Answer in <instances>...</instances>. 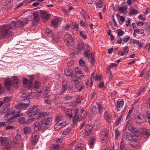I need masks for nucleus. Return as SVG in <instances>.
I'll return each mask as SVG.
<instances>
[{"label":"nucleus","mask_w":150,"mask_h":150,"mask_svg":"<svg viewBox=\"0 0 150 150\" xmlns=\"http://www.w3.org/2000/svg\"><path fill=\"white\" fill-rule=\"evenodd\" d=\"M16 27V22L12 21L9 25H4L0 32V38L6 37L12 35L13 30Z\"/></svg>","instance_id":"1"},{"label":"nucleus","mask_w":150,"mask_h":150,"mask_svg":"<svg viewBox=\"0 0 150 150\" xmlns=\"http://www.w3.org/2000/svg\"><path fill=\"white\" fill-rule=\"evenodd\" d=\"M64 40L65 44L67 47H72L73 45L74 40L71 34H65L64 35Z\"/></svg>","instance_id":"2"},{"label":"nucleus","mask_w":150,"mask_h":150,"mask_svg":"<svg viewBox=\"0 0 150 150\" xmlns=\"http://www.w3.org/2000/svg\"><path fill=\"white\" fill-rule=\"evenodd\" d=\"M1 142L2 144L4 146V150H8L9 149L12 143L11 140L6 137H1Z\"/></svg>","instance_id":"3"},{"label":"nucleus","mask_w":150,"mask_h":150,"mask_svg":"<svg viewBox=\"0 0 150 150\" xmlns=\"http://www.w3.org/2000/svg\"><path fill=\"white\" fill-rule=\"evenodd\" d=\"M28 96H25V98L27 99H24L23 102L22 103H19L18 104L16 105L15 108L16 109H21L23 108L24 109H26L30 105V101L26 97Z\"/></svg>","instance_id":"4"},{"label":"nucleus","mask_w":150,"mask_h":150,"mask_svg":"<svg viewBox=\"0 0 150 150\" xmlns=\"http://www.w3.org/2000/svg\"><path fill=\"white\" fill-rule=\"evenodd\" d=\"M83 128L84 131V133L86 136H88L91 133V130L92 129V126L86 124L85 123H83L81 126V129Z\"/></svg>","instance_id":"5"},{"label":"nucleus","mask_w":150,"mask_h":150,"mask_svg":"<svg viewBox=\"0 0 150 150\" xmlns=\"http://www.w3.org/2000/svg\"><path fill=\"white\" fill-rule=\"evenodd\" d=\"M66 120H63L62 122L57 123L54 126V129L56 131H59L62 128L64 127L67 125Z\"/></svg>","instance_id":"6"},{"label":"nucleus","mask_w":150,"mask_h":150,"mask_svg":"<svg viewBox=\"0 0 150 150\" xmlns=\"http://www.w3.org/2000/svg\"><path fill=\"white\" fill-rule=\"evenodd\" d=\"M40 86V83L38 81H36L33 84H30L28 89L31 90L32 91H37L39 89Z\"/></svg>","instance_id":"7"},{"label":"nucleus","mask_w":150,"mask_h":150,"mask_svg":"<svg viewBox=\"0 0 150 150\" xmlns=\"http://www.w3.org/2000/svg\"><path fill=\"white\" fill-rule=\"evenodd\" d=\"M52 120L51 118L50 117L42 119L41 122L43 126L46 127L47 125H50L52 123Z\"/></svg>","instance_id":"8"},{"label":"nucleus","mask_w":150,"mask_h":150,"mask_svg":"<svg viewBox=\"0 0 150 150\" xmlns=\"http://www.w3.org/2000/svg\"><path fill=\"white\" fill-rule=\"evenodd\" d=\"M42 91H35V92L32 91L31 95L28 94V96L26 98H32L34 97H38L40 96L42 94Z\"/></svg>","instance_id":"9"},{"label":"nucleus","mask_w":150,"mask_h":150,"mask_svg":"<svg viewBox=\"0 0 150 150\" xmlns=\"http://www.w3.org/2000/svg\"><path fill=\"white\" fill-rule=\"evenodd\" d=\"M141 135L144 138H148L150 135V130L145 128H142L140 130Z\"/></svg>","instance_id":"10"},{"label":"nucleus","mask_w":150,"mask_h":150,"mask_svg":"<svg viewBox=\"0 0 150 150\" xmlns=\"http://www.w3.org/2000/svg\"><path fill=\"white\" fill-rule=\"evenodd\" d=\"M108 138V133L107 129H105L102 132L100 136V139L103 142H105Z\"/></svg>","instance_id":"11"},{"label":"nucleus","mask_w":150,"mask_h":150,"mask_svg":"<svg viewBox=\"0 0 150 150\" xmlns=\"http://www.w3.org/2000/svg\"><path fill=\"white\" fill-rule=\"evenodd\" d=\"M78 110L77 109L75 110L73 120V122H76L77 121H80L82 120L81 115L79 116L78 113Z\"/></svg>","instance_id":"12"},{"label":"nucleus","mask_w":150,"mask_h":150,"mask_svg":"<svg viewBox=\"0 0 150 150\" xmlns=\"http://www.w3.org/2000/svg\"><path fill=\"white\" fill-rule=\"evenodd\" d=\"M28 23V21L25 19H21L18 20L16 24H18V27H22Z\"/></svg>","instance_id":"13"},{"label":"nucleus","mask_w":150,"mask_h":150,"mask_svg":"<svg viewBox=\"0 0 150 150\" xmlns=\"http://www.w3.org/2000/svg\"><path fill=\"white\" fill-rule=\"evenodd\" d=\"M126 137L127 140L131 143L136 142L137 141V139H134V136H133L132 134L130 133H127Z\"/></svg>","instance_id":"14"},{"label":"nucleus","mask_w":150,"mask_h":150,"mask_svg":"<svg viewBox=\"0 0 150 150\" xmlns=\"http://www.w3.org/2000/svg\"><path fill=\"white\" fill-rule=\"evenodd\" d=\"M33 129L36 132H38L40 131L42 127L41 123L38 121L35 122L33 124Z\"/></svg>","instance_id":"15"},{"label":"nucleus","mask_w":150,"mask_h":150,"mask_svg":"<svg viewBox=\"0 0 150 150\" xmlns=\"http://www.w3.org/2000/svg\"><path fill=\"white\" fill-rule=\"evenodd\" d=\"M64 74L69 77H74L75 74L73 71L71 69L67 68L64 71Z\"/></svg>","instance_id":"16"},{"label":"nucleus","mask_w":150,"mask_h":150,"mask_svg":"<svg viewBox=\"0 0 150 150\" xmlns=\"http://www.w3.org/2000/svg\"><path fill=\"white\" fill-rule=\"evenodd\" d=\"M50 15L47 13L46 11H42L41 12V16L44 22L48 20Z\"/></svg>","instance_id":"17"},{"label":"nucleus","mask_w":150,"mask_h":150,"mask_svg":"<svg viewBox=\"0 0 150 150\" xmlns=\"http://www.w3.org/2000/svg\"><path fill=\"white\" fill-rule=\"evenodd\" d=\"M21 115H22L20 114V112H18L16 114L12 116L10 118L8 119L7 120H6V122H9L10 123L13 122V120L14 119Z\"/></svg>","instance_id":"18"},{"label":"nucleus","mask_w":150,"mask_h":150,"mask_svg":"<svg viewBox=\"0 0 150 150\" xmlns=\"http://www.w3.org/2000/svg\"><path fill=\"white\" fill-rule=\"evenodd\" d=\"M126 126L128 127V129L129 132L134 134L138 133V131L136 128L130 125H127V126L126 125Z\"/></svg>","instance_id":"19"},{"label":"nucleus","mask_w":150,"mask_h":150,"mask_svg":"<svg viewBox=\"0 0 150 150\" xmlns=\"http://www.w3.org/2000/svg\"><path fill=\"white\" fill-rule=\"evenodd\" d=\"M104 117L107 121L110 122L111 121L112 116L107 111H105L104 114Z\"/></svg>","instance_id":"20"},{"label":"nucleus","mask_w":150,"mask_h":150,"mask_svg":"<svg viewBox=\"0 0 150 150\" xmlns=\"http://www.w3.org/2000/svg\"><path fill=\"white\" fill-rule=\"evenodd\" d=\"M40 111V110L39 109H37L34 111H30V112L27 114V116L28 117H30L35 115L38 113Z\"/></svg>","instance_id":"21"},{"label":"nucleus","mask_w":150,"mask_h":150,"mask_svg":"<svg viewBox=\"0 0 150 150\" xmlns=\"http://www.w3.org/2000/svg\"><path fill=\"white\" fill-rule=\"evenodd\" d=\"M23 86L24 87L28 88H29V86L31 84L29 81L25 78H23Z\"/></svg>","instance_id":"22"},{"label":"nucleus","mask_w":150,"mask_h":150,"mask_svg":"<svg viewBox=\"0 0 150 150\" xmlns=\"http://www.w3.org/2000/svg\"><path fill=\"white\" fill-rule=\"evenodd\" d=\"M39 136L37 134H34L32 135V140L34 145H35L38 141Z\"/></svg>","instance_id":"23"},{"label":"nucleus","mask_w":150,"mask_h":150,"mask_svg":"<svg viewBox=\"0 0 150 150\" xmlns=\"http://www.w3.org/2000/svg\"><path fill=\"white\" fill-rule=\"evenodd\" d=\"M58 20L54 18L52 20L51 23V26L54 28L56 27L58 25Z\"/></svg>","instance_id":"24"},{"label":"nucleus","mask_w":150,"mask_h":150,"mask_svg":"<svg viewBox=\"0 0 150 150\" xmlns=\"http://www.w3.org/2000/svg\"><path fill=\"white\" fill-rule=\"evenodd\" d=\"M127 9V6L126 5L124 7H121L118 8V9L117 11L119 13H126Z\"/></svg>","instance_id":"25"},{"label":"nucleus","mask_w":150,"mask_h":150,"mask_svg":"<svg viewBox=\"0 0 150 150\" xmlns=\"http://www.w3.org/2000/svg\"><path fill=\"white\" fill-rule=\"evenodd\" d=\"M12 79L13 81V82L14 83V86L16 88H18L19 87V80L18 79L16 76H14L13 77Z\"/></svg>","instance_id":"26"},{"label":"nucleus","mask_w":150,"mask_h":150,"mask_svg":"<svg viewBox=\"0 0 150 150\" xmlns=\"http://www.w3.org/2000/svg\"><path fill=\"white\" fill-rule=\"evenodd\" d=\"M63 120H65V119L63 118L62 116L61 115H58L56 116L55 118V120L57 122H62Z\"/></svg>","instance_id":"27"},{"label":"nucleus","mask_w":150,"mask_h":150,"mask_svg":"<svg viewBox=\"0 0 150 150\" xmlns=\"http://www.w3.org/2000/svg\"><path fill=\"white\" fill-rule=\"evenodd\" d=\"M5 85L6 88L8 90H9L11 83L10 82L8 78L7 80H5Z\"/></svg>","instance_id":"28"},{"label":"nucleus","mask_w":150,"mask_h":150,"mask_svg":"<svg viewBox=\"0 0 150 150\" xmlns=\"http://www.w3.org/2000/svg\"><path fill=\"white\" fill-rule=\"evenodd\" d=\"M49 112H40L39 114V117L40 118H42L46 116H47L49 115Z\"/></svg>","instance_id":"29"},{"label":"nucleus","mask_w":150,"mask_h":150,"mask_svg":"<svg viewBox=\"0 0 150 150\" xmlns=\"http://www.w3.org/2000/svg\"><path fill=\"white\" fill-rule=\"evenodd\" d=\"M34 18L33 21L35 23H37L39 22V17L37 13H35L33 14Z\"/></svg>","instance_id":"30"},{"label":"nucleus","mask_w":150,"mask_h":150,"mask_svg":"<svg viewBox=\"0 0 150 150\" xmlns=\"http://www.w3.org/2000/svg\"><path fill=\"white\" fill-rule=\"evenodd\" d=\"M84 145L83 144H78L76 147V150H82L84 147Z\"/></svg>","instance_id":"31"},{"label":"nucleus","mask_w":150,"mask_h":150,"mask_svg":"<svg viewBox=\"0 0 150 150\" xmlns=\"http://www.w3.org/2000/svg\"><path fill=\"white\" fill-rule=\"evenodd\" d=\"M124 104V102L123 100H118L117 102V109L118 110L120 108H122Z\"/></svg>","instance_id":"32"},{"label":"nucleus","mask_w":150,"mask_h":150,"mask_svg":"<svg viewBox=\"0 0 150 150\" xmlns=\"http://www.w3.org/2000/svg\"><path fill=\"white\" fill-rule=\"evenodd\" d=\"M71 130V128L68 127L66 129H65L62 132V134L64 136V137L67 135L70 132Z\"/></svg>","instance_id":"33"},{"label":"nucleus","mask_w":150,"mask_h":150,"mask_svg":"<svg viewBox=\"0 0 150 150\" xmlns=\"http://www.w3.org/2000/svg\"><path fill=\"white\" fill-rule=\"evenodd\" d=\"M95 141V139L93 138H90L89 140L88 144L90 148L93 147Z\"/></svg>","instance_id":"34"},{"label":"nucleus","mask_w":150,"mask_h":150,"mask_svg":"<svg viewBox=\"0 0 150 150\" xmlns=\"http://www.w3.org/2000/svg\"><path fill=\"white\" fill-rule=\"evenodd\" d=\"M98 107V110H99V113H100V115H101V113L103 110V108L102 107L101 105L99 103H96Z\"/></svg>","instance_id":"35"},{"label":"nucleus","mask_w":150,"mask_h":150,"mask_svg":"<svg viewBox=\"0 0 150 150\" xmlns=\"http://www.w3.org/2000/svg\"><path fill=\"white\" fill-rule=\"evenodd\" d=\"M45 33L48 35L52 36L53 35L52 31L49 28H47L45 30Z\"/></svg>","instance_id":"36"},{"label":"nucleus","mask_w":150,"mask_h":150,"mask_svg":"<svg viewBox=\"0 0 150 150\" xmlns=\"http://www.w3.org/2000/svg\"><path fill=\"white\" fill-rule=\"evenodd\" d=\"M30 128L29 127H26L23 128L24 132L25 134H29L30 131Z\"/></svg>","instance_id":"37"},{"label":"nucleus","mask_w":150,"mask_h":150,"mask_svg":"<svg viewBox=\"0 0 150 150\" xmlns=\"http://www.w3.org/2000/svg\"><path fill=\"white\" fill-rule=\"evenodd\" d=\"M134 31L137 33L142 34H143L144 32V30L142 29H134Z\"/></svg>","instance_id":"38"},{"label":"nucleus","mask_w":150,"mask_h":150,"mask_svg":"<svg viewBox=\"0 0 150 150\" xmlns=\"http://www.w3.org/2000/svg\"><path fill=\"white\" fill-rule=\"evenodd\" d=\"M78 49L79 51H81L82 49H84V44L83 42H81L79 43L78 46Z\"/></svg>","instance_id":"39"},{"label":"nucleus","mask_w":150,"mask_h":150,"mask_svg":"<svg viewBox=\"0 0 150 150\" xmlns=\"http://www.w3.org/2000/svg\"><path fill=\"white\" fill-rule=\"evenodd\" d=\"M98 109L95 106H93L91 109L92 112L94 114H96L98 112Z\"/></svg>","instance_id":"40"},{"label":"nucleus","mask_w":150,"mask_h":150,"mask_svg":"<svg viewBox=\"0 0 150 150\" xmlns=\"http://www.w3.org/2000/svg\"><path fill=\"white\" fill-rule=\"evenodd\" d=\"M50 94V91L47 89H45V93L44 95V96L45 98H49Z\"/></svg>","instance_id":"41"},{"label":"nucleus","mask_w":150,"mask_h":150,"mask_svg":"<svg viewBox=\"0 0 150 150\" xmlns=\"http://www.w3.org/2000/svg\"><path fill=\"white\" fill-rule=\"evenodd\" d=\"M117 31L118 38H119L120 36H122L125 34V32L124 31L120 29L117 30Z\"/></svg>","instance_id":"42"},{"label":"nucleus","mask_w":150,"mask_h":150,"mask_svg":"<svg viewBox=\"0 0 150 150\" xmlns=\"http://www.w3.org/2000/svg\"><path fill=\"white\" fill-rule=\"evenodd\" d=\"M59 146L57 144H53L50 147L51 150H58Z\"/></svg>","instance_id":"43"},{"label":"nucleus","mask_w":150,"mask_h":150,"mask_svg":"<svg viewBox=\"0 0 150 150\" xmlns=\"http://www.w3.org/2000/svg\"><path fill=\"white\" fill-rule=\"evenodd\" d=\"M75 69L76 73L77 74H79L81 76H84L83 75L82 71H81L79 70V68L78 67H77Z\"/></svg>","instance_id":"44"},{"label":"nucleus","mask_w":150,"mask_h":150,"mask_svg":"<svg viewBox=\"0 0 150 150\" xmlns=\"http://www.w3.org/2000/svg\"><path fill=\"white\" fill-rule=\"evenodd\" d=\"M67 85H63L62 88V90L61 91V94H60V95H62V93H63L67 90Z\"/></svg>","instance_id":"45"},{"label":"nucleus","mask_w":150,"mask_h":150,"mask_svg":"<svg viewBox=\"0 0 150 150\" xmlns=\"http://www.w3.org/2000/svg\"><path fill=\"white\" fill-rule=\"evenodd\" d=\"M19 122L21 124H26V121H25V118L24 117H21L19 118Z\"/></svg>","instance_id":"46"},{"label":"nucleus","mask_w":150,"mask_h":150,"mask_svg":"<svg viewBox=\"0 0 150 150\" xmlns=\"http://www.w3.org/2000/svg\"><path fill=\"white\" fill-rule=\"evenodd\" d=\"M90 50L87 49L86 51L84 52V54L87 58H89L90 57Z\"/></svg>","instance_id":"47"},{"label":"nucleus","mask_w":150,"mask_h":150,"mask_svg":"<svg viewBox=\"0 0 150 150\" xmlns=\"http://www.w3.org/2000/svg\"><path fill=\"white\" fill-rule=\"evenodd\" d=\"M146 89V88L144 87L140 88L139 91V92H138V95H137V96H139L141 93L144 92Z\"/></svg>","instance_id":"48"},{"label":"nucleus","mask_w":150,"mask_h":150,"mask_svg":"<svg viewBox=\"0 0 150 150\" xmlns=\"http://www.w3.org/2000/svg\"><path fill=\"white\" fill-rule=\"evenodd\" d=\"M137 11L136 10L132 9L129 12V14L130 15H135L137 14Z\"/></svg>","instance_id":"49"},{"label":"nucleus","mask_w":150,"mask_h":150,"mask_svg":"<svg viewBox=\"0 0 150 150\" xmlns=\"http://www.w3.org/2000/svg\"><path fill=\"white\" fill-rule=\"evenodd\" d=\"M145 121L149 123L150 125V114H149L147 115V116L145 118Z\"/></svg>","instance_id":"50"},{"label":"nucleus","mask_w":150,"mask_h":150,"mask_svg":"<svg viewBox=\"0 0 150 150\" xmlns=\"http://www.w3.org/2000/svg\"><path fill=\"white\" fill-rule=\"evenodd\" d=\"M130 37L128 35H127L125 36L123 40V41L124 42V43H127L130 39Z\"/></svg>","instance_id":"51"},{"label":"nucleus","mask_w":150,"mask_h":150,"mask_svg":"<svg viewBox=\"0 0 150 150\" xmlns=\"http://www.w3.org/2000/svg\"><path fill=\"white\" fill-rule=\"evenodd\" d=\"M79 64L82 67H84L85 66V62L82 59H80L79 60Z\"/></svg>","instance_id":"52"},{"label":"nucleus","mask_w":150,"mask_h":150,"mask_svg":"<svg viewBox=\"0 0 150 150\" xmlns=\"http://www.w3.org/2000/svg\"><path fill=\"white\" fill-rule=\"evenodd\" d=\"M72 98V96H67L64 97L63 98V99L65 101L71 99Z\"/></svg>","instance_id":"53"},{"label":"nucleus","mask_w":150,"mask_h":150,"mask_svg":"<svg viewBox=\"0 0 150 150\" xmlns=\"http://www.w3.org/2000/svg\"><path fill=\"white\" fill-rule=\"evenodd\" d=\"M115 134L116 138V139H117V138L120 136L119 131L117 129H115Z\"/></svg>","instance_id":"54"},{"label":"nucleus","mask_w":150,"mask_h":150,"mask_svg":"<svg viewBox=\"0 0 150 150\" xmlns=\"http://www.w3.org/2000/svg\"><path fill=\"white\" fill-rule=\"evenodd\" d=\"M82 99L80 96H78L76 99L75 102L78 103H81Z\"/></svg>","instance_id":"55"},{"label":"nucleus","mask_w":150,"mask_h":150,"mask_svg":"<svg viewBox=\"0 0 150 150\" xmlns=\"http://www.w3.org/2000/svg\"><path fill=\"white\" fill-rule=\"evenodd\" d=\"M96 6L98 8H101L103 6V4L102 3V1H99L96 4Z\"/></svg>","instance_id":"56"},{"label":"nucleus","mask_w":150,"mask_h":150,"mask_svg":"<svg viewBox=\"0 0 150 150\" xmlns=\"http://www.w3.org/2000/svg\"><path fill=\"white\" fill-rule=\"evenodd\" d=\"M80 35L81 37L83 39H86L87 38V36L86 35L84 34L82 31H81L80 33Z\"/></svg>","instance_id":"57"},{"label":"nucleus","mask_w":150,"mask_h":150,"mask_svg":"<svg viewBox=\"0 0 150 150\" xmlns=\"http://www.w3.org/2000/svg\"><path fill=\"white\" fill-rule=\"evenodd\" d=\"M123 51L126 53H128L129 51V49L127 46H125L123 49Z\"/></svg>","instance_id":"58"},{"label":"nucleus","mask_w":150,"mask_h":150,"mask_svg":"<svg viewBox=\"0 0 150 150\" xmlns=\"http://www.w3.org/2000/svg\"><path fill=\"white\" fill-rule=\"evenodd\" d=\"M133 110V108H131V109L129 110V112L128 113L127 116L126 117V119H127L128 118L130 117V114H131V113L132 112Z\"/></svg>","instance_id":"59"},{"label":"nucleus","mask_w":150,"mask_h":150,"mask_svg":"<svg viewBox=\"0 0 150 150\" xmlns=\"http://www.w3.org/2000/svg\"><path fill=\"white\" fill-rule=\"evenodd\" d=\"M54 141L57 142L61 143L62 142L63 139L61 138H56L54 139Z\"/></svg>","instance_id":"60"},{"label":"nucleus","mask_w":150,"mask_h":150,"mask_svg":"<svg viewBox=\"0 0 150 150\" xmlns=\"http://www.w3.org/2000/svg\"><path fill=\"white\" fill-rule=\"evenodd\" d=\"M121 119V117L119 118L115 122V125L116 126H117L120 122Z\"/></svg>","instance_id":"61"},{"label":"nucleus","mask_w":150,"mask_h":150,"mask_svg":"<svg viewBox=\"0 0 150 150\" xmlns=\"http://www.w3.org/2000/svg\"><path fill=\"white\" fill-rule=\"evenodd\" d=\"M11 97H7L4 98V101L5 102L9 101L11 100Z\"/></svg>","instance_id":"62"},{"label":"nucleus","mask_w":150,"mask_h":150,"mask_svg":"<svg viewBox=\"0 0 150 150\" xmlns=\"http://www.w3.org/2000/svg\"><path fill=\"white\" fill-rule=\"evenodd\" d=\"M142 16L143 15H140L138 16V18L139 19L144 21L146 20V18L144 17H143Z\"/></svg>","instance_id":"63"},{"label":"nucleus","mask_w":150,"mask_h":150,"mask_svg":"<svg viewBox=\"0 0 150 150\" xmlns=\"http://www.w3.org/2000/svg\"><path fill=\"white\" fill-rule=\"evenodd\" d=\"M30 78L29 80V81L30 82V83L31 84L32 83V81L34 79V75H30Z\"/></svg>","instance_id":"64"}]
</instances>
